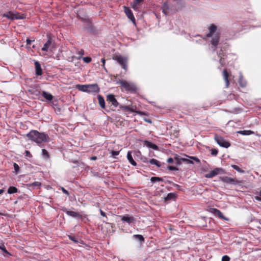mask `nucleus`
<instances>
[{"label":"nucleus","instance_id":"7","mask_svg":"<svg viewBox=\"0 0 261 261\" xmlns=\"http://www.w3.org/2000/svg\"><path fill=\"white\" fill-rule=\"evenodd\" d=\"M3 16L11 20L22 19L19 13H14L11 11H8L3 14Z\"/></svg>","mask_w":261,"mask_h":261},{"label":"nucleus","instance_id":"14","mask_svg":"<svg viewBox=\"0 0 261 261\" xmlns=\"http://www.w3.org/2000/svg\"><path fill=\"white\" fill-rule=\"evenodd\" d=\"M223 76L224 80L225 82V87L228 88L229 86V77L230 76V74L228 72L226 69H225L223 71Z\"/></svg>","mask_w":261,"mask_h":261},{"label":"nucleus","instance_id":"37","mask_svg":"<svg viewBox=\"0 0 261 261\" xmlns=\"http://www.w3.org/2000/svg\"><path fill=\"white\" fill-rule=\"evenodd\" d=\"M82 59L83 61L86 63H89L92 61L91 58L88 57H83Z\"/></svg>","mask_w":261,"mask_h":261},{"label":"nucleus","instance_id":"13","mask_svg":"<svg viewBox=\"0 0 261 261\" xmlns=\"http://www.w3.org/2000/svg\"><path fill=\"white\" fill-rule=\"evenodd\" d=\"M211 212L214 214L215 216H218L220 219L225 220H228V219L226 218L222 213L218 209H217L216 208H211Z\"/></svg>","mask_w":261,"mask_h":261},{"label":"nucleus","instance_id":"38","mask_svg":"<svg viewBox=\"0 0 261 261\" xmlns=\"http://www.w3.org/2000/svg\"><path fill=\"white\" fill-rule=\"evenodd\" d=\"M123 110L127 111H132V107H130L129 106H122L121 107Z\"/></svg>","mask_w":261,"mask_h":261},{"label":"nucleus","instance_id":"40","mask_svg":"<svg viewBox=\"0 0 261 261\" xmlns=\"http://www.w3.org/2000/svg\"><path fill=\"white\" fill-rule=\"evenodd\" d=\"M182 161H183L185 162H186L188 164H193V162L188 159L186 158H182Z\"/></svg>","mask_w":261,"mask_h":261},{"label":"nucleus","instance_id":"30","mask_svg":"<svg viewBox=\"0 0 261 261\" xmlns=\"http://www.w3.org/2000/svg\"><path fill=\"white\" fill-rule=\"evenodd\" d=\"M224 55L221 53L218 54V57L220 58L219 63L221 64V66H224L225 64L224 59L223 58Z\"/></svg>","mask_w":261,"mask_h":261},{"label":"nucleus","instance_id":"41","mask_svg":"<svg viewBox=\"0 0 261 261\" xmlns=\"http://www.w3.org/2000/svg\"><path fill=\"white\" fill-rule=\"evenodd\" d=\"M168 169L170 170H171V171H177L178 170V169L176 167H174V166H169L168 167Z\"/></svg>","mask_w":261,"mask_h":261},{"label":"nucleus","instance_id":"1","mask_svg":"<svg viewBox=\"0 0 261 261\" xmlns=\"http://www.w3.org/2000/svg\"><path fill=\"white\" fill-rule=\"evenodd\" d=\"M27 136L30 140L36 142L40 146L42 143L47 142L49 139L48 135L35 130H32L27 135Z\"/></svg>","mask_w":261,"mask_h":261},{"label":"nucleus","instance_id":"33","mask_svg":"<svg viewBox=\"0 0 261 261\" xmlns=\"http://www.w3.org/2000/svg\"><path fill=\"white\" fill-rule=\"evenodd\" d=\"M175 198V194L173 193L168 194L166 197L165 198V200H169Z\"/></svg>","mask_w":261,"mask_h":261},{"label":"nucleus","instance_id":"48","mask_svg":"<svg viewBox=\"0 0 261 261\" xmlns=\"http://www.w3.org/2000/svg\"><path fill=\"white\" fill-rule=\"evenodd\" d=\"M69 238L70 240L73 241V242L77 243L78 241L77 240L76 238L74 236H69Z\"/></svg>","mask_w":261,"mask_h":261},{"label":"nucleus","instance_id":"22","mask_svg":"<svg viewBox=\"0 0 261 261\" xmlns=\"http://www.w3.org/2000/svg\"><path fill=\"white\" fill-rule=\"evenodd\" d=\"M162 12L165 15L169 14L170 12V8L167 3H165L163 4L162 7Z\"/></svg>","mask_w":261,"mask_h":261},{"label":"nucleus","instance_id":"54","mask_svg":"<svg viewBox=\"0 0 261 261\" xmlns=\"http://www.w3.org/2000/svg\"><path fill=\"white\" fill-rule=\"evenodd\" d=\"M255 199L258 201H261V196L259 195V196H255L254 197Z\"/></svg>","mask_w":261,"mask_h":261},{"label":"nucleus","instance_id":"42","mask_svg":"<svg viewBox=\"0 0 261 261\" xmlns=\"http://www.w3.org/2000/svg\"><path fill=\"white\" fill-rule=\"evenodd\" d=\"M191 159L194 160V161H195L196 162L198 163H200V160L197 158V157H195V156H189Z\"/></svg>","mask_w":261,"mask_h":261},{"label":"nucleus","instance_id":"45","mask_svg":"<svg viewBox=\"0 0 261 261\" xmlns=\"http://www.w3.org/2000/svg\"><path fill=\"white\" fill-rule=\"evenodd\" d=\"M84 50L83 49H81L77 53L80 55V57H78L77 59H80L82 58V56L84 55Z\"/></svg>","mask_w":261,"mask_h":261},{"label":"nucleus","instance_id":"23","mask_svg":"<svg viewBox=\"0 0 261 261\" xmlns=\"http://www.w3.org/2000/svg\"><path fill=\"white\" fill-rule=\"evenodd\" d=\"M41 94L47 100L51 101L53 99V96L46 91H43Z\"/></svg>","mask_w":261,"mask_h":261},{"label":"nucleus","instance_id":"49","mask_svg":"<svg viewBox=\"0 0 261 261\" xmlns=\"http://www.w3.org/2000/svg\"><path fill=\"white\" fill-rule=\"evenodd\" d=\"M119 153V151H112L111 152V154H112V156H115V155H118Z\"/></svg>","mask_w":261,"mask_h":261},{"label":"nucleus","instance_id":"10","mask_svg":"<svg viewBox=\"0 0 261 261\" xmlns=\"http://www.w3.org/2000/svg\"><path fill=\"white\" fill-rule=\"evenodd\" d=\"M121 220L122 221L126 222L128 224H130L136 222V220L133 216H129L128 215L124 216H120Z\"/></svg>","mask_w":261,"mask_h":261},{"label":"nucleus","instance_id":"51","mask_svg":"<svg viewBox=\"0 0 261 261\" xmlns=\"http://www.w3.org/2000/svg\"><path fill=\"white\" fill-rule=\"evenodd\" d=\"M62 192L65 194L66 195H67V196H69V193L68 192V191H67L66 189H65L64 188H62Z\"/></svg>","mask_w":261,"mask_h":261},{"label":"nucleus","instance_id":"43","mask_svg":"<svg viewBox=\"0 0 261 261\" xmlns=\"http://www.w3.org/2000/svg\"><path fill=\"white\" fill-rule=\"evenodd\" d=\"M218 153V151L216 149H213L211 150V154L214 156H216Z\"/></svg>","mask_w":261,"mask_h":261},{"label":"nucleus","instance_id":"57","mask_svg":"<svg viewBox=\"0 0 261 261\" xmlns=\"http://www.w3.org/2000/svg\"><path fill=\"white\" fill-rule=\"evenodd\" d=\"M101 62L102 63V66L105 68L106 60L104 58L101 59Z\"/></svg>","mask_w":261,"mask_h":261},{"label":"nucleus","instance_id":"15","mask_svg":"<svg viewBox=\"0 0 261 261\" xmlns=\"http://www.w3.org/2000/svg\"><path fill=\"white\" fill-rule=\"evenodd\" d=\"M63 211L64 213H65L67 215H68V216H70L72 217H74V218H76V217L82 218V216L80 214L75 212H73V211H68L66 208L63 209Z\"/></svg>","mask_w":261,"mask_h":261},{"label":"nucleus","instance_id":"50","mask_svg":"<svg viewBox=\"0 0 261 261\" xmlns=\"http://www.w3.org/2000/svg\"><path fill=\"white\" fill-rule=\"evenodd\" d=\"M14 168L16 172H17L19 170V167L16 163L14 164Z\"/></svg>","mask_w":261,"mask_h":261},{"label":"nucleus","instance_id":"3","mask_svg":"<svg viewBox=\"0 0 261 261\" xmlns=\"http://www.w3.org/2000/svg\"><path fill=\"white\" fill-rule=\"evenodd\" d=\"M214 139L221 147L228 148L230 146V144L229 143V142L226 141L224 138L218 135H215Z\"/></svg>","mask_w":261,"mask_h":261},{"label":"nucleus","instance_id":"46","mask_svg":"<svg viewBox=\"0 0 261 261\" xmlns=\"http://www.w3.org/2000/svg\"><path fill=\"white\" fill-rule=\"evenodd\" d=\"M24 154H25V155L26 156H28V157H29V158H32V155L31 154L30 152L29 151H28V150H25Z\"/></svg>","mask_w":261,"mask_h":261},{"label":"nucleus","instance_id":"29","mask_svg":"<svg viewBox=\"0 0 261 261\" xmlns=\"http://www.w3.org/2000/svg\"><path fill=\"white\" fill-rule=\"evenodd\" d=\"M77 87L79 90L87 92V85H78Z\"/></svg>","mask_w":261,"mask_h":261},{"label":"nucleus","instance_id":"17","mask_svg":"<svg viewBox=\"0 0 261 261\" xmlns=\"http://www.w3.org/2000/svg\"><path fill=\"white\" fill-rule=\"evenodd\" d=\"M220 40V35L218 33H217L215 35L214 37L211 40V44L214 45L215 47L217 46Z\"/></svg>","mask_w":261,"mask_h":261},{"label":"nucleus","instance_id":"32","mask_svg":"<svg viewBox=\"0 0 261 261\" xmlns=\"http://www.w3.org/2000/svg\"><path fill=\"white\" fill-rule=\"evenodd\" d=\"M231 167L233 168L234 169L236 170L238 172L240 173H244L245 171L241 169L239 166L236 165H232Z\"/></svg>","mask_w":261,"mask_h":261},{"label":"nucleus","instance_id":"4","mask_svg":"<svg viewBox=\"0 0 261 261\" xmlns=\"http://www.w3.org/2000/svg\"><path fill=\"white\" fill-rule=\"evenodd\" d=\"M225 171L221 168H216L213 170H212L209 173L205 175V177L207 178H212L219 174H225Z\"/></svg>","mask_w":261,"mask_h":261},{"label":"nucleus","instance_id":"52","mask_svg":"<svg viewBox=\"0 0 261 261\" xmlns=\"http://www.w3.org/2000/svg\"><path fill=\"white\" fill-rule=\"evenodd\" d=\"M33 41H34V40H31L29 39H27L26 40L27 44L30 45Z\"/></svg>","mask_w":261,"mask_h":261},{"label":"nucleus","instance_id":"21","mask_svg":"<svg viewBox=\"0 0 261 261\" xmlns=\"http://www.w3.org/2000/svg\"><path fill=\"white\" fill-rule=\"evenodd\" d=\"M127 158L129 162L134 166H136L137 165L136 162L134 160L133 156L132 155L131 151H128L127 153Z\"/></svg>","mask_w":261,"mask_h":261},{"label":"nucleus","instance_id":"16","mask_svg":"<svg viewBox=\"0 0 261 261\" xmlns=\"http://www.w3.org/2000/svg\"><path fill=\"white\" fill-rule=\"evenodd\" d=\"M35 72L37 75H41L42 74V70L40 64L38 61L35 62Z\"/></svg>","mask_w":261,"mask_h":261},{"label":"nucleus","instance_id":"44","mask_svg":"<svg viewBox=\"0 0 261 261\" xmlns=\"http://www.w3.org/2000/svg\"><path fill=\"white\" fill-rule=\"evenodd\" d=\"M130 112H136L140 115H143L145 114L144 112H141V111H136L133 108H132V111H130Z\"/></svg>","mask_w":261,"mask_h":261},{"label":"nucleus","instance_id":"27","mask_svg":"<svg viewBox=\"0 0 261 261\" xmlns=\"http://www.w3.org/2000/svg\"><path fill=\"white\" fill-rule=\"evenodd\" d=\"M149 163L152 165H155L157 167H160L161 166V163L156 159H152L149 160Z\"/></svg>","mask_w":261,"mask_h":261},{"label":"nucleus","instance_id":"11","mask_svg":"<svg viewBox=\"0 0 261 261\" xmlns=\"http://www.w3.org/2000/svg\"><path fill=\"white\" fill-rule=\"evenodd\" d=\"M114 59L116 60L122 66V68L125 70L127 69L126 60L121 56H117Z\"/></svg>","mask_w":261,"mask_h":261},{"label":"nucleus","instance_id":"6","mask_svg":"<svg viewBox=\"0 0 261 261\" xmlns=\"http://www.w3.org/2000/svg\"><path fill=\"white\" fill-rule=\"evenodd\" d=\"M107 101L109 102H111L112 104V108H111L112 110H115V109L118 106L119 102L117 101V99L115 97V96L113 94H109L107 95Z\"/></svg>","mask_w":261,"mask_h":261},{"label":"nucleus","instance_id":"26","mask_svg":"<svg viewBox=\"0 0 261 261\" xmlns=\"http://www.w3.org/2000/svg\"><path fill=\"white\" fill-rule=\"evenodd\" d=\"M18 192V189L15 187L11 186L8 189V193L11 194L16 193Z\"/></svg>","mask_w":261,"mask_h":261},{"label":"nucleus","instance_id":"35","mask_svg":"<svg viewBox=\"0 0 261 261\" xmlns=\"http://www.w3.org/2000/svg\"><path fill=\"white\" fill-rule=\"evenodd\" d=\"M151 182H155L156 181H163L162 178L159 177H152L150 179Z\"/></svg>","mask_w":261,"mask_h":261},{"label":"nucleus","instance_id":"59","mask_svg":"<svg viewBox=\"0 0 261 261\" xmlns=\"http://www.w3.org/2000/svg\"><path fill=\"white\" fill-rule=\"evenodd\" d=\"M5 190L4 189H0V195L2 194L4 192Z\"/></svg>","mask_w":261,"mask_h":261},{"label":"nucleus","instance_id":"25","mask_svg":"<svg viewBox=\"0 0 261 261\" xmlns=\"http://www.w3.org/2000/svg\"><path fill=\"white\" fill-rule=\"evenodd\" d=\"M237 133L242 135H250L254 134V132L251 130H240L237 132Z\"/></svg>","mask_w":261,"mask_h":261},{"label":"nucleus","instance_id":"56","mask_svg":"<svg viewBox=\"0 0 261 261\" xmlns=\"http://www.w3.org/2000/svg\"><path fill=\"white\" fill-rule=\"evenodd\" d=\"M144 120H145L146 122H148V123H152V121H151V119H150L145 118V119H144Z\"/></svg>","mask_w":261,"mask_h":261},{"label":"nucleus","instance_id":"9","mask_svg":"<svg viewBox=\"0 0 261 261\" xmlns=\"http://www.w3.org/2000/svg\"><path fill=\"white\" fill-rule=\"evenodd\" d=\"M87 93H98L100 91V88L97 84H88L87 85Z\"/></svg>","mask_w":261,"mask_h":261},{"label":"nucleus","instance_id":"28","mask_svg":"<svg viewBox=\"0 0 261 261\" xmlns=\"http://www.w3.org/2000/svg\"><path fill=\"white\" fill-rule=\"evenodd\" d=\"M239 83L241 87L244 88L247 85V82L243 79L242 77H240L239 80Z\"/></svg>","mask_w":261,"mask_h":261},{"label":"nucleus","instance_id":"39","mask_svg":"<svg viewBox=\"0 0 261 261\" xmlns=\"http://www.w3.org/2000/svg\"><path fill=\"white\" fill-rule=\"evenodd\" d=\"M230 257L228 255H224L222 257V261H230Z\"/></svg>","mask_w":261,"mask_h":261},{"label":"nucleus","instance_id":"34","mask_svg":"<svg viewBox=\"0 0 261 261\" xmlns=\"http://www.w3.org/2000/svg\"><path fill=\"white\" fill-rule=\"evenodd\" d=\"M134 237L135 239H138L141 242H144V237L141 234H135L134 235Z\"/></svg>","mask_w":261,"mask_h":261},{"label":"nucleus","instance_id":"5","mask_svg":"<svg viewBox=\"0 0 261 261\" xmlns=\"http://www.w3.org/2000/svg\"><path fill=\"white\" fill-rule=\"evenodd\" d=\"M220 179L223 182L229 184L240 185L241 183V181L237 178H233L228 176H221L220 177Z\"/></svg>","mask_w":261,"mask_h":261},{"label":"nucleus","instance_id":"60","mask_svg":"<svg viewBox=\"0 0 261 261\" xmlns=\"http://www.w3.org/2000/svg\"><path fill=\"white\" fill-rule=\"evenodd\" d=\"M258 195H259V196H261V190H260V191L259 192V193H258Z\"/></svg>","mask_w":261,"mask_h":261},{"label":"nucleus","instance_id":"2","mask_svg":"<svg viewBox=\"0 0 261 261\" xmlns=\"http://www.w3.org/2000/svg\"><path fill=\"white\" fill-rule=\"evenodd\" d=\"M116 84L119 85L122 91L135 93L137 91V88L135 84L125 80L117 81Z\"/></svg>","mask_w":261,"mask_h":261},{"label":"nucleus","instance_id":"8","mask_svg":"<svg viewBox=\"0 0 261 261\" xmlns=\"http://www.w3.org/2000/svg\"><path fill=\"white\" fill-rule=\"evenodd\" d=\"M123 9L128 18H129L134 24H136V19L130 9L127 7L123 6Z\"/></svg>","mask_w":261,"mask_h":261},{"label":"nucleus","instance_id":"31","mask_svg":"<svg viewBox=\"0 0 261 261\" xmlns=\"http://www.w3.org/2000/svg\"><path fill=\"white\" fill-rule=\"evenodd\" d=\"M42 154L45 159H48L50 158L48 151L45 149H42Z\"/></svg>","mask_w":261,"mask_h":261},{"label":"nucleus","instance_id":"55","mask_svg":"<svg viewBox=\"0 0 261 261\" xmlns=\"http://www.w3.org/2000/svg\"><path fill=\"white\" fill-rule=\"evenodd\" d=\"M100 215L102 216L106 217L107 218L106 213L103 211H102L101 210H100Z\"/></svg>","mask_w":261,"mask_h":261},{"label":"nucleus","instance_id":"53","mask_svg":"<svg viewBox=\"0 0 261 261\" xmlns=\"http://www.w3.org/2000/svg\"><path fill=\"white\" fill-rule=\"evenodd\" d=\"M167 162L169 164H172L173 163V159L172 158H169L167 160Z\"/></svg>","mask_w":261,"mask_h":261},{"label":"nucleus","instance_id":"19","mask_svg":"<svg viewBox=\"0 0 261 261\" xmlns=\"http://www.w3.org/2000/svg\"><path fill=\"white\" fill-rule=\"evenodd\" d=\"M143 1L144 0H134L132 4V8L135 10H138Z\"/></svg>","mask_w":261,"mask_h":261},{"label":"nucleus","instance_id":"58","mask_svg":"<svg viewBox=\"0 0 261 261\" xmlns=\"http://www.w3.org/2000/svg\"><path fill=\"white\" fill-rule=\"evenodd\" d=\"M91 160H97V156H93L90 158Z\"/></svg>","mask_w":261,"mask_h":261},{"label":"nucleus","instance_id":"12","mask_svg":"<svg viewBox=\"0 0 261 261\" xmlns=\"http://www.w3.org/2000/svg\"><path fill=\"white\" fill-rule=\"evenodd\" d=\"M47 41L44 44L43 47L42 48V50L44 51H48L49 50V48L51 47V44H52V39L50 37V35L49 34L47 35Z\"/></svg>","mask_w":261,"mask_h":261},{"label":"nucleus","instance_id":"18","mask_svg":"<svg viewBox=\"0 0 261 261\" xmlns=\"http://www.w3.org/2000/svg\"><path fill=\"white\" fill-rule=\"evenodd\" d=\"M216 30L217 27L214 24H211V26L208 28L209 33L206 35V37H212L214 33L216 32Z\"/></svg>","mask_w":261,"mask_h":261},{"label":"nucleus","instance_id":"47","mask_svg":"<svg viewBox=\"0 0 261 261\" xmlns=\"http://www.w3.org/2000/svg\"><path fill=\"white\" fill-rule=\"evenodd\" d=\"M41 184L40 182L38 181H35L32 183V185L33 186H36V187H40L41 186Z\"/></svg>","mask_w":261,"mask_h":261},{"label":"nucleus","instance_id":"36","mask_svg":"<svg viewBox=\"0 0 261 261\" xmlns=\"http://www.w3.org/2000/svg\"><path fill=\"white\" fill-rule=\"evenodd\" d=\"M0 249L7 254L10 255V253L7 250L4 244H2L1 245H0Z\"/></svg>","mask_w":261,"mask_h":261},{"label":"nucleus","instance_id":"20","mask_svg":"<svg viewBox=\"0 0 261 261\" xmlns=\"http://www.w3.org/2000/svg\"><path fill=\"white\" fill-rule=\"evenodd\" d=\"M144 144L145 145H146L147 147H149V148H152V149H153L154 150H158V147L156 145L152 143V142H149L148 141H146L145 140L144 141Z\"/></svg>","mask_w":261,"mask_h":261},{"label":"nucleus","instance_id":"24","mask_svg":"<svg viewBox=\"0 0 261 261\" xmlns=\"http://www.w3.org/2000/svg\"><path fill=\"white\" fill-rule=\"evenodd\" d=\"M97 99L98 100V103L101 107V108L105 109V101L103 97L100 95H98L97 96Z\"/></svg>","mask_w":261,"mask_h":261}]
</instances>
